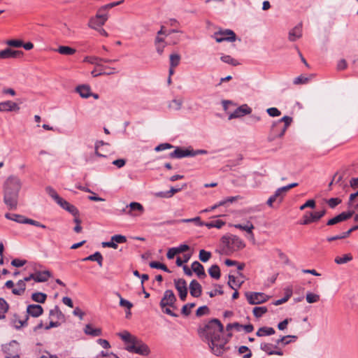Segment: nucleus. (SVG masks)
Masks as SVG:
<instances>
[{"label":"nucleus","mask_w":358,"mask_h":358,"mask_svg":"<svg viewBox=\"0 0 358 358\" xmlns=\"http://www.w3.org/2000/svg\"><path fill=\"white\" fill-rule=\"evenodd\" d=\"M118 336L124 341L126 343V345H129L131 343V341L136 337L132 336L129 331H124L123 332L119 333Z\"/></svg>","instance_id":"nucleus-34"},{"label":"nucleus","mask_w":358,"mask_h":358,"mask_svg":"<svg viewBox=\"0 0 358 358\" xmlns=\"http://www.w3.org/2000/svg\"><path fill=\"white\" fill-rule=\"evenodd\" d=\"M122 1H120L110 3H108V4H106L103 6H101V8H99V9L101 10V11H103V13H108L107 10L108 9H110L116 6L120 5V3H122Z\"/></svg>","instance_id":"nucleus-56"},{"label":"nucleus","mask_w":358,"mask_h":358,"mask_svg":"<svg viewBox=\"0 0 358 358\" xmlns=\"http://www.w3.org/2000/svg\"><path fill=\"white\" fill-rule=\"evenodd\" d=\"M301 28L299 26L295 27L289 33V40L290 41H295L301 36Z\"/></svg>","instance_id":"nucleus-27"},{"label":"nucleus","mask_w":358,"mask_h":358,"mask_svg":"<svg viewBox=\"0 0 358 358\" xmlns=\"http://www.w3.org/2000/svg\"><path fill=\"white\" fill-rule=\"evenodd\" d=\"M144 212L143 206L138 202H131L122 210V213L130 216L137 217Z\"/></svg>","instance_id":"nucleus-8"},{"label":"nucleus","mask_w":358,"mask_h":358,"mask_svg":"<svg viewBox=\"0 0 358 358\" xmlns=\"http://www.w3.org/2000/svg\"><path fill=\"white\" fill-rule=\"evenodd\" d=\"M195 306L194 303H187L183 306L182 308V313L185 315H188L191 313V309Z\"/></svg>","instance_id":"nucleus-60"},{"label":"nucleus","mask_w":358,"mask_h":358,"mask_svg":"<svg viewBox=\"0 0 358 358\" xmlns=\"http://www.w3.org/2000/svg\"><path fill=\"white\" fill-rule=\"evenodd\" d=\"M192 270L195 272L199 277L206 276L203 265L197 261H195L192 264Z\"/></svg>","instance_id":"nucleus-25"},{"label":"nucleus","mask_w":358,"mask_h":358,"mask_svg":"<svg viewBox=\"0 0 358 358\" xmlns=\"http://www.w3.org/2000/svg\"><path fill=\"white\" fill-rule=\"evenodd\" d=\"M224 224H225V222L220 220L211 221V222H206L204 224V225L206 226L208 229H210L213 227L220 229Z\"/></svg>","instance_id":"nucleus-41"},{"label":"nucleus","mask_w":358,"mask_h":358,"mask_svg":"<svg viewBox=\"0 0 358 358\" xmlns=\"http://www.w3.org/2000/svg\"><path fill=\"white\" fill-rule=\"evenodd\" d=\"M22 187L20 178L10 176L4 183L3 202L9 210H15L17 206L19 192Z\"/></svg>","instance_id":"nucleus-2"},{"label":"nucleus","mask_w":358,"mask_h":358,"mask_svg":"<svg viewBox=\"0 0 358 358\" xmlns=\"http://www.w3.org/2000/svg\"><path fill=\"white\" fill-rule=\"evenodd\" d=\"M46 192L48 193V194L57 203L58 201H59L62 197H60L58 194L56 192L55 189H53L50 187H48L46 188Z\"/></svg>","instance_id":"nucleus-55"},{"label":"nucleus","mask_w":358,"mask_h":358,"mask_svg":"<svg viewBox=\"0 0 358 358\" xmlns=\"http://www.w3.org/2000/svg\"><path fill=\"white\" fill-rule=\"evenodd\" d=\"M27 320L28 315L26 316L24 320H20L17 315H15L12 322L15 328L18 329L27 324Z\"/></svg>","instance_id":"nucleus-30"},{"label":"nucleus","mask_w":358,"mask_h":358,"mask_svg":"<svg viewBox=\"0 0 358 358\" xmlns=\"http://www.w3.org/2000/svg\"><path fill=\"white\" fill-rule=\"evenodd\" d=\"M176 222H184V223L194 222L199 226H203L205 224L201 221V219L199 217H196L190 218V219H182L180 220H169V221H167L166 223L169 224H173Z\"/></svg>","instance_id":"nucleus-23"},{"label":"nucleus","mask_w":358,"mask_h":358,"mask_svg":"<svg viewBox=\"0 0 358 358\" xmlns=\"http://www.w3.org/2000/svg\"><path fill=\"white\" fill-rule=\"evenodd\" d=\"M286 194V192L283 189V187L278 188L274 193V196L278 199V202L280 203L284 197V195Z\"/></svg>","instance_id":"nucleus-61"},{"label":"nucleus","mask_w":358,"mask_h":358,"mask_svg":"<svg viewBox=\"0 0 358 358\" xmlns=\"http://www.w3.org/2000/svg\"><path fill=\"white\" fill-rule=\"evenodd\" d=\"M245 352L247 353L243 355V358H251L252 354L251 350L247 346L242 345L238 348V353L240 355L244 354Z\"/></svg>","instance_id":"nucleus-51"},{"label":"nucleus","mask_w":358,"mask_h":358,"mask_svg":"<svg viewBox=\"0 0 358 358\" xmlns=\"http://www.w3.org/2000/svg\"><path fill=\"white\" fill-rule=\"evenodd\" d=\"M171 158H182L185 157H192L191 150H183L180 148H177L173 152L169 155Z\"/></svg>","instance_id":"nucleus-19"},{"label":"nucleus","mask_w":358,"mask_h":358,"mask_svg":"<svg viewBox=\"0 0 358 358\" xmlns=\"http://www.w3.org/2000/svg\"><path fill=\"white\" fill-rule=\"evenodd\" d=\"M56 51L63 55H72L76 53V50L69 46L61 45Z\"/></svg>","instance_id":"nucleus-31"},{"label":"nucleus","mask_w":358,"mask_h":358,"mask_svg":"<svg viewBox=\"0 0 358 358\" xmlns=\"http://www.w3.org/2000/svg\"><path fill=\"white\" fill-rule=\"evenodd\" d=\"M112 237V241H115V243L117 245V243H124L127 242L126 236L121 234H116Z\"/></svg>","instance_id":"nucleus-57"},{"label":"nucleus","mask_w":358,"mask_h":358,"mask_svg":"<svg viewBox=\"0 0 358 358\" xmlns=\"http://www.w3.org/2000/svg\"><path fill=\"white\" fill-rule=\"evenodd\" d=\"M2 59L16 58L22 56L23 52L20 50H13L10 48H6L1 51Z\"/></svg>","instance_id":"nucleus-18"},{"label":"nucleus","mask_w":358,"mask_h":358,"mask_svg":"<svg viewBox=\"0 0 358 358\" xmlns=\"http://www.w3.org/2000/svg\"><path fill=\"white\" fill-rule=\"evenodd\" d=\"M76 91L82 98H88L91 96L90 87L88 85H80L76 89Z\"/></svg>","instance_id":"nucleus-24"},{"label":"nucleus","mask_w":358,"mask_h":358,"mask_svg":"<svg viewBox=\"0 0 358 358\" xmlns=\"http://www.w3.org/2000/svg\"><path fill=\"white\" fill-rule=\"evenodd\" d=\"M243 325L238 322L228 324L226 327L227 331H230L232 329H235L237 331H241L243 329Z\"/></svg>","instance_id":"nucleus-62"},{"label":"nucleus","mask_w":358,"mask_h":358,"mask_svg":"<svg viewBox=\"0 0 358 358\" xmlns=\"http://www.w3.org/2000/svg\"><path fill=\"white\" fill-rule=\"evenodd\" d=\"M245 295L248 302L251 305L261 304L269 299V296L263 292H248Z\"/></svg>","instance_id":"nucleus-7"},{"label":"nucleus","mask_w":358,"mask_h":358,"mask_svg":"<svg viewBox=\"0 0 358 358\" xmlns=\"http://www.w3.org/2000/svg\"><path fill=\"white\" fill-rule=\"evenodd\" d=\"M149 266L152 268L162 269L165 272L171 273V271L167 268V266L165 264L158 262H151L149 264Z\"/></svg>","instance_id":"nucleus-43"},{"label":"nucleus","mask_w":358,"mask_h":358,"mask_svg":"<svg viewBox=\"0 0 358 358\" xmlns=\"http://www.w3.org/2000/svg\"><path fill=\"white\" fill-rule=\"evenodd\" d=\"M220 59L223 62L232 66H237L239 64L237 60L232 58L230 55H222Z\"/></svg>","instance_id":"nucleus-48"},{"label":"nucleus","mask_w":358,"mask_h":358,"mask_svg":"<svg viewBox=\"0 0 358 358\" xmlns=\"http://www.w3.org/2000/svg\"><path fill=\"white\" fill-rule=\"evenodd\" d=\"M353 213V211L343 212L339 215L335 216L334 217L329 220L328 222H327V224L329 226H331L336 224L339 222H344L350 219L352 216Z\"/></svg>","instance_id":"nucleus-12"},{"label":"nucleus","mask_w":358,"mask_h":358,"mask_svg":"<svg viewBox=\"0 0 358 358\" xmlns=\"http://www.w3.org/2000/svg\"><path fill=\"white\" fill-rule=\"evenodd\" d=\"M292 122V118L287 115L275 122L272 125L271 134L268 136V141H273L276 138H281L283 136Z\"/></svg>","instance_id":"nucleus-4"},{"label":"nucleus","mask_w":358,"mask_h":358,"mask_svg":"<svg viewBox=\"0 0 358 358\" xmlns=\"http://www.w3.org/2000/svg\"><path fill=\"white\" fill-rule=\"evenodd\" d=\"M223 329V325L217 319L210 320L204 328L209 347L216 356L222 355L228 349L225 347L227 341L222 336Z\"/></svg>","instance_id":"nucleus-1"},{"label":"nucleus","mask_w":358,"mask_h":358,"mask_svg":"<svg viewBox=\"0 0 358 358\" xmlns=\"http://www.w3.org/2000/svg\"><path fill=\"white\" fill-rule=\"evenodd\" d=\"M175 287L178 292H182L187 289L186 281L183 279L175 280Z\"/></svg>","instance_id":"nucleus-37"},{"label":"nucleus","mask_w":358,"mask_h":358,"mask_svg":"<svg viewBox=\"0 0 358 358\" xmlns=\"http://www.w3.org/2000/svg\"><path fill=\"white\" fill-rule=\"evenodd\" d=\"M180 61V55L177 53H173L170 55V66L171 67H176Z\"/></svg>","instance_id":"nucleus-45"},{"label":"nucleus","mask_w":358,"mask_h":358,"mask_svg":"<svg viewBox=\"0 0 358 358\" xmlns=\"http://www.w3.org/2000/svg\"><path fill=\"white\" fill-rule=\"evenodd\" d=\"M266 112L271 117H278L281 115V112L274 107L268 108Z\"/></svg>","instance_id":"nucleus-63"},{"label":"nucleus","mask_w":358,"mask_h":358,"mask_svg":"<svg viewBox=\"0 0 358 358\" xmlns=\"http://www.w3.org/2000/svg\"><path fill=\"white\" fill-rule=\"evenodd\" d=\"M214 38L217 43H221L224 41H234L236 40V34L233 31L226 29L215 33Z\"/></svg>","instance_id":"nucleus-10"},{"label":"nucleus","mask_w":358,"mask_h":358,"mask_svg":"<svg viewBox=\"0 0 358 358\" xmlns=\"http://www.w3.org/2000/svg\"><path fill=\"white\" fill-rule=\"evenodd\" d=\"M57 203L62 208L71 213L73 215L76 216L78 215V210L76 207L64 199L62 198L59 201H58Z\"/></svg>","instance_id":"nucleus-15"},{"label":"nucleus","mask_w":358,"mask_h":358,"mask_svg":"<svg viewBox=\"0 0 358 358\" xmlns=\"http://www.w3.org/2000/svg\"><path fill=\"white\" fill-rule=\"evenodd\" d=\"M267 310V308L265 306L255 307L252 310V313L256 317H261Z\"/></svg>","instance_id":"nucleus-46"},{"label":"nucleus","mask_w":358,"mask_h":358,"mask_svg":"<svg viewBox=\"0 0 358 358\" xmlns=\"http://www.w3.org/2000/svg\"><path fill=\"white\" fill-rule=\"evenodd\" d=\"M8 308L7 302L3 298H0V320L5 318V313L8 311Z\"/></svg>","instance_id":"nucleus-35"},{"label":"nucleus","mask_w":358,"mask_h":358,"mask_svg":"<svg viewBox=\"0 0 358 358\" xmlns=\"http://www.w3.org/2000/svg\"><path fill=\"white\" fill-rule=\"evenodd\" d=\"M35 274V282H44L51 277V273L49 271H37Z\"/></svg>","instance_id":"nucleus-21"},{"label":"nucleus","mask_w":358,"mask_h":358,"mask_svg":"<svg viewBox=\"0 0 358 358\" xmlns=\"http://www.w3.org/2000/svg\"><path fill=\"white\" fill-rule=\"evenodd\" d=\"M176 300V296L172 290H166L160 301V306L164 308L166 306H173Z\"/></svg>","instance_id":"nucleus-11"},{"label":"nucleus","mask_w":358,"mask_h":358,"mask_svg":"<svg viewBox=\"0 0 358 358\" xmlns=\"http://www.w3.org/2000/svg\"><path fill=\"white\" fill-rule=\"evenodd\" d=\"M221 243L226 253L238 251L245 247L244 241L240 237L233 234L223 236Z\"/></svg>","instance_id":"nucleus-3"},{"label":"nucleus","mask_w":358,"mask_h":358,"mask_svg":"<svg viewBox=\"0 0 358 358\" xmlns=\"http://www.w3.org/2000/svg\"><path fill=\"white\" fill-rule=\"evenodd\" d=\"M84 332L87 335L92 336H99L101 335V329L99 328H94L92 324H86L84 329Z\"/></svg>","instance_id":"nucleus-22"},{"label":"nucleus","mask_w":358,"mask_h":358,"mask_svg":"<svg viewBox=\"0 0 358 358\" xmlns=\"http://www.w3.org/2000/svg\"><path fill=\"white\" fill-rule=\"evenodd\" d=\"M252 112V109L247 105L243 104L236 108L232 113L229 115V120L234 118L241 117L245 115L250 114Z\"/></svg>","instance_id":"nucleus-13"},{"label":"nucleus","mask_w":358,"mask_h":358,"mask_svg":"<svg viewBox=\"0 0 358 358\" xmlns=\"http://www.w3.org/2000/svg\"><path fill=\"white\" fill-rule=\"evenodd\" d=\"M49 315L51 320H56V321L59 322H64L65 320L64 315L62 313L57 306H55L54 308L50 310Z\"/></svg>","instance_id":"nucleus-17"},{"label":"nucleus","mask_w":358,"mask_h":358,"mask_svg":"<svg viewBox=\"0 0 358 358\" xmlns=\"http://www.w3.org/2000/svg\"><path fill=\"white\" fill-rule=\"evenodd\" d=\"M47 295L42 292H35L31 295V299L33 301L38 303H44L46 300Z\"/></svg>","instance_id":"nucleus-38"},{"label":"nucleus","mask_w":358,"mask_h":358,"mask_svg":"<svg viewBox=\"0 0 358 358\" xmlns=\"http://www.w3.org/2000/svg\"><path fill=\"white\" fill-rule=\"evenodd\" d=\"M6 43L10 46L14 48H20L22 45V41L21 40H16V39H11L8 40L6 41Z\"/></svg>","instance_id":"nucleus-59"},{"label":"nucleus","mask_w":358,"mask_h":358,"mask_svg":"<svg viewBox=\"0 0 358 358\" xmlns=\"http://www.w3.org/2000/svg\"><path fill=\"white\" fill-rule=\"evenodd\" d=\"M83 261H94L96 262L100 267L102 266L103 257L99 252H96L83 259Z\"/></svg>","instance_id":"nucleus-28"},{"label":"nucleus","mask_w":358,"mask_h":358,"mask_svg":"<svg viewBox=\"0 0 358 358\" xmlns=\"http://www.w3.org/2000/svg\"><path fill=\"white\" fill-rule=\"evenodd\" d=\"M306 299L308 303H313L317 302L320 300V296L316 294L308 292L306 296Z\"/></svg>","instance_id":"nucleus-49"},{"label":"nucleus","mask_w":358,"mask_h":358,"mask_svg":"<svg viewBox=\"0 0 358 358\" xmlns=\"http://www.w3.org/2000/svg\"><path fill=\"white\" fill-rule=\"evenodd\" d=\"M209 275L216 280L220 278V270L217 265H213L208 269Z\"/></svg>","instance_id":"nucleus-36"},{"label":"nucleus","mask_w":358,"mask_h":358,"mask_svg":"<svg viewBox=\"0 0 358 358\" xmlns=\"http://www.w3.org/2000/svg\"><path fill=\"white\" fill-rule=\"evenodd\" d=\"M234 227L236 229L245 231L248 234L251 233V230H253L255 227L252 224V223L248 222V224L246 225H243L241 224H236L234 225Z\"/></svg>","instance_id":"nucleus-40"},{"label":"nucleus","mask_w":358,"mask_h":358,"mask_svg":"<svg viewBox=\"0 0 358 358\" xmlns=\"http://www.w3.org/2000/svg\"><path fill=\"white\" fill-rule=\"evenodd\" d=\"M189 292L190 294L194 297H199L201 294V286L196 280H193L190 282Z\"/></svg>","instance_id":"nucleus-20"},{"label":"nucleus","mask_w":358,"mask_h":358,"mask_svg":"<svg viewBox=\"0 0 358 358\" xmlns=\"http://www.w3.org/2000/svg\"><path fill=\"white\" fill-rule=\"evenodd\" d=\"M275 329L269 327H260L256 332V335L259 337L271 336L275 334Z\"/></svg>","instance_id":"nucleus-26"},{"label":"nucleus","mask_w":358,"mask_h":358,"mask_svg":"<svg viewBox=\"0 0 358 358\" xmlns=\"http://www.w3.org/2000/svg\"><path fill=\"white\" fill-rule=\"evenodd\" d=\"M117 294L120 298V306L126 308L127 310H131L133 307V304L130 301L123 299L120 294L117 293Z\"/></svg>","instance_id":"nucleus-52"},{"label":"nucleus","mask_w":358,"mask_h":358,"mask_svg":"<svg viewBox=\"0 0 358 358\" xmlns=\"http://www.w3.org/2000/svg\"><path fill=\"white\" fill-rule=\"evenodd\" d=\"M352 259V256L350 254H346L343 257H336L334 262L338 264H345Z\"/></svg>","instance_id":"nucleus-42"},{"label":"nucleus","mask_w":358,"mask_h":358,"mask_svg":"<svg viewBox=\"0 0 358 358\" xmlns=\"http://www.w3.org/2000/svg\"><path fill=\"white\" fill-rule=\"evenodd\" d=\"M199 259L203 262H208L211 257V253L206 251L205 250H201L199 255Z\"/></svg>","instance_id":"nucleus-50"},{"label":"nucleus","mask_w":358,"mask_h":358,"mask_svg":"<svg viewBox=\"0 0 358 358\" xmlns=\"http://www.w3.org/2000/svg\"><path fill=\"white\" fill-rule=\"evenodd\" d=\"M243 281H236V278L234 275H229L228 285L232 289H235L234 285H237L238 287L241 286Z\"/></svg>","instance_id":"nucleus-47"},{"label":"nucleus","mask_w":358,"mask_h":358,"mask_svg":"<svg viewBox=\"0 0 358 358\" xmlns=\"http://www.w3.org/2000/svg\"><path fill=\"white\" fill-rule=\"evenodd\" d=\"M341 203V200L338 198H331L327 201V203L331 208H334Z\"/></svg>","instance_id":"nucleus-64"},{"label":"nucleus","mask_w":358,"mask_h":358,"mask_svg":"<svg viewBox=\"0 0 358 358\" xmlns=\"http://www.w3.org/2000/svg\"><path fill=\"white\" fill-rule=\"evenodd\" d=\"M260 349L267 355H273V349H277V345H273L269 343H262L260 344Z\"/></svg>","instance_id":"nucleus-33"},{"label":"nucleus","mask_w":358,"mask_h":358,"mask_svg":"<svg viewBox=\"0 0 358 358\" xmlns=\"http://www.w3.org/2000/svg\"><path fill=\"white\" fill-rule=\"evenodd\" d=\"M43 310L41 306L38 304H31L27 308V313L28 315H31L34 317H39L43 314Z\"/></svg>","instance_id":"nucleus-16"},{"label":"nucleus","mask_w":358,"mask_h":358,"mask_svg":"<svg viewBox=\"0 0 358 358\" xmlns=\"http://www.w3.org/2000/svg\"><path fill=\"white\" fill-rule=\"evenodd\" d=\"M96 358H119L115 354L108 351H101Z\"/></svg>","instance_id":"nucleus-54"},{"label":"nucleus","mask_w":358,"mask_h":358,"mask_svg":"<svg viewBox=\"0 0 358 358\" xmlns=\"http://www.w3.org/2000/svg\"><path fill=\"white\" fill-rule=\"evenodd\" d=\"M17 288H14L12 290V293L15 295H22L26 289V285L24 280H20L16 284Z\"/></svg>","instance_id":"nucleus-29"},{"label":"nucleus","mask_w":358,"mask_h":358,"mask_svg":"<svg viewBox=\"0 0 358 358\" xmlns=\"http://www.w3.org/2000/svg\"><path fill=\"white\" fill-rule=\"evenodd\" d=\"M102 58L94 57V56H87L84 58V62H87L92 64H94L96 66H101L100 62H101Z\"/></svg>","instance_id":"nucleus-44"},{"label":"nucleus","mask_w":358,"mask_h":358,"mask_svg":"<svg viewBox=\"0 0 358 358\" xmlns=\"http://www.w3.org/2000/svg\"><path fill=\"white\" fill-rule=\"evenodd\" d=\"M1 112L18 111L20 107L18 105L11 101H6L0 103Z\"/></svg>","instance_id":"nucleus-14"},{"label":"nucleus","mask_w":358,"mask_h":358,"mask_svg":"<svg viewBox=\"0 0 358 358\" xmlns=\"http://www.w3.org/2000/svg\"><path fill=\"white\" fill-rule=\"evenodd\" d=\"M326 214V210H322L317 212H309L306 213L303 216V220L301 222V224L306 225L312 222H315L320 220Z\"/></svg>","instance_id":"nucleus-9"},{"label":"nucleus","mask_w":358,"mask_h":358,"mask_svg":"<svg viewBox=\"0 0 358 358\" xmlns=\"http://www.w3.org/2000/svg\"><path fill=\"white\" fill-rule=\"evenodd\" d=\"M125 350L143 356L148 355L150 352L148 346L137 337L131 341L129 345L125 346Z\"/></svg>","instance_id":"nucleus-5"},{"label":"nucleus","mask_w":358,"mask_h":358,"mask_svg":"<svg viewBox=\"0 0 358 358\" xmlns=\"http://www.w3.org/2000/svg\"><path fill=\"white\" fill-rule=\"evenodd\" d=\"M309 78L303 75H301L296 78H295L293 80V83L296 85L306 84L309 81Z\"/></svg>","instance_id":"nucleus-53"},{"label":"nucleus","mask_w":358,"mask_h":358,"mask_svg":"<svg viewBox=\"0 0 358 358\" xmlns=\"http://www.w3.org/2000/svg\"><path fill=\"white\" fill-rule=\"evenodd\" d=\"M108 19V13L101 11L99 8L95 16L92 17L88 22V27L93 29H98L105 24Z\"/></svg>","instance_id":"nucleus-6"},{"label":"nucleus","mask_w":358,"mask_h":358,"mask_svg":"<svg viewBox=\"0 0 358 358\" xmlns=\"http://www.w3.org/2000/svg\"><path fill=\"white\" fill-rule=\"evenodd\" d=\"M182 105V99H173L169 103V108L173 110H180Z\"/></svg>","instance_id":"nucleus-39"},{"label":"nucleus","mask_w":358,"mask_h":358,"mask_svg":"<svg viewBox=\"0 0 358 358\" xmlns=\"http://www.w3.org/2000/svg\"><path fill=\"white\" fill-rule=\"evenodd\" d=\"M5 217L7 218L8 220H10L17 223L22 224H24L26 220V217L18 214L6 213Z\"/></svg>","instance_id":"nucleus-32"},{"label":"nucleus","mask_w":358,"mask_h":358,"mask_svg":"<svg viewBox=\"0 0 358 358\" xmlns=\"http://www.w3.org/2000/svg\"><path fill=\"white\" fill-rule=\"evenodd\" d=\"M103 145H108V143H104L103 141H97L95 143V155L98 157H106V155H103L100 151H99V148Z\"/></svg>","instance_id":"nucleus-58"}]
</instances>
